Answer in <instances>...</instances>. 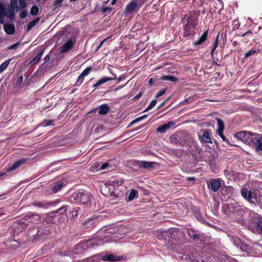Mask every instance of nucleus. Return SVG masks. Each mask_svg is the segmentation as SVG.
<instances>
[{"mask_svg":"<svg viewBox=\"0 0 262 262\" xmlns=\"http://www.w3.org/2000/svg\"><path fill=\"white\" fill-rule=\"evenodd\" d=\"M109 166V164L108 162H105L103 164H102L100 167V169L101 170H103V169H106L108 166Z\"/></svg>","mask_w":262,"mask_h":262,"instance_id":"58","label":"nucleus"},{"mask_svg":"<svg viewBox=\"0 0 262 262\" xmlns=\"http://www.w3.org/2000/svg\"><path fill=\"white\" fill-rule=\"evenodd\" d=\"M242 196L248 202L252 204L256 205L258 202L257 200V194L256 193L248 190L246 188H243L241 191Z\"/></svg>","mask_w":262,"mask_h":262,"instance_id":"5","label":"nucleus"},{"mask_svg":"<svg viewBox=\"0 0 262 262\" xmlns=\"http://www.w3.org/2000/svg\"><path fill=\"white\" fill-rule=\"evenodd\" d=\"M253 224L255 225V229L258 234H262V216L256 214L252 218Z\"/></svg>","mask_w":262,"mask_h":262,"instance_id":"10","label":"nucleus"},{"mask_svg":"<svg viewBox=\"0 0 262 262\" xmlns=\"http://www.w3.org/2000/svg\"><path fill=\"white\" fill-rule=\"evenodd\" d=\"M111 37H107L106 38L103 39L102 41H101L100 43L99 44V45L98 46V47H97V49H99L101 47V46L103 44V43L104 42V41H105L106 40H107L108 39H109Z\"/></svg>","mask_w":262,"mask_h":262,"instance_id":"63","label":"nucleus"},{"mask_svg":"<svg viewBox=\"0 0 262 262\" xmlns=\"http://www.w3.org/2000/svg\"><path fill=\"white\" fill-rule=\"evenodd\" d=\"M208 35V30H206L203 32V33L201 35V36L196 40H195L193 43V45L194 46H198L202 43H203L207 38Z\"/></svg>","mask_w":262,"mask_h":262,"instance_id":"16","label":"nucleus"},{"mask_svg":"<svg viewBox=\"0 0 262 262\" xmlns=\"http://www.w3.org/2000/svg\"><path fill=\"white\" fill-rule=\"evenodd\" d=\"M217 134L220 136V137L222 138V139L226 142V143L228 144V145H232V146H234V145L233 144H232L230 143L229 140L228 139H227L225 136L223 135V130H221V131L220 132L219 130H217Z\"/></svg>","mask_w":262,"mask_h":262,"instance_id":"34","label":"nucleus"},{"mask_svg":"<svg viewBox=\"0 0 262 262\" xmlns=\"http://www.w3.org/2000/svg\"><path fill=\"white\" fill-rule=\"evenodd\" d=\"M207 186L209 188L211 189L213 192H216L221 186V182L219 179H212L209 182H207Z\"/></svg>","mask_w":262,"mask_h":262,"instance_id":"14","label":"nucleus"},{"mask_svg":"<svg viewBox=\"0 0 262 262\" xmlns=\"http://www.w3.org/2000/svg\"><path fill=\"white\" fill-rule=\"evenodd\" d=\"M142 93L141 92L139 93V94H138L137 95H136L134 97L133 99L135 100H137L141 98V97L142 96Z\"/></svg>","mask_w":262,"mask_h":262,"instance_id":"62","label":"nucleus"},{"mask_svg":"<svg viewBox=\"0 0 262 262\" xmlns=\"http://www.w3.org/2000/svg\"><path fill=\"white\" fill-rule=\"evenodd\" d=\"M175 123L173 121H169L166 124L160 125L156 129V131L159 133H165L170 127L174 126Z\"/></svg>","mask_w":262,"mask_h":262,"instance_id":"17","label":"nucleus"},{"mask_svg":"<svg viewBox=\"0 0 262 262\" xmlns=\"http://www.w3.org/2000/svg\"><path fill=\"white\" fill-rule=\"evenodd\" d=\"M28 226L27 223L20 219L15 221L12 225V229L15 234H18L25 230Z\"/></svg>","mask_w":262,"mask_h":262,"instance_id":"7","label":"nucleus"},{"mask_svg":"<svg viewBox=\"0 0 262 262\" xmlns=\"http://www.w3.org/2000/svg\"><path fill=\"white\" fill-rule=\"evenodd\" d=\"M202 141L208 143H212V141L211 139V137L210 136L209 132L207 130H205L203 133V135L202 137Z\"/></svg>","mask_w":262,"mask_h":262,"instance_id":"29","label":"nucleus"},{"mask_svg":"<svg viewBox=\"0 0 262 262\" xmlns=\"http://www.w3.org/2000/svg\"><path fill=\"white\" fill-rule=\"evenodd\" d=\"M102 259L103 261H117L121 260L120 256H115L113 254L110 255H104Z\"/></svg>","mask_w":262,"mask_h":262,"instance_id":"25","label":"nucleus"},{"mask_svg":"<svg viewBox=\"0 0 262 262\" xmlns=\"http://www.w3.org/2000/svg\"><path fill=\"white\" fill-rule=\"evenodd\" d=\"M138 197V192L135 189H132L128 196V200L129 201L133 200L134 199Z\"/></svg>","mask_w":262,"mask_h":262,"instance_id":"32","label":"nucleus"},{"mask_svg":"<svg viewBox=\"0 0 262 262\" xmlns=\"http://www.w3.org/2000/svg\"><path fill=\"white\" fill-rule=\"evenodd\" d=\"M37 232L36 241L45 239L51 232L50 229L45 225H42L38 227Z\"/></svg>","mask_w":262,"mask_h":262,"instance_id":"8","label":"nucleus"},{"mask_svg":"<svg viewBox=\"0 0 262 262\" xmlns=\"http://www.w3.org/2000/svg\"><path fill=\"white\" fill-rule=\"evenodd\" d=\"M4 29L8 35H12L15 33V28L13 24H6L4 25Z\"/></svg>","mask_w":262,"mask_h":262,"instance_id":"24","label":"nucleus"},{"mask_svg":"<svg viewBox=\"0 0 262 262\" xmlns=\"http://www.w3.org/2000/svg\"><path fill=\"white\" fill-rule=\"evenodd\" d=\"M53 122V120H47L45 119L43 120L42 123H41L42 126L44 127H46L51 125H52Z\"/></svg>","mask_w":262,"mask_h":262,"instance_id":"48","label":"nucleus"},{"mask_svg":"<svg viewBox=\"0 0 262 262\" xmlns=\"http://www.w3.org/2000/svg\"><path fill=\"white\" fill-rule=\"evenodd\" d=\"M79 210H80V208L76 207L74 208L72 211H70V218L73 219H75V217L77 216V213Z\"/></svg>","mask_w":262,"mask_h":262,"instance_id":"39","label":"nucleus"},{"mask_svg":"<svg viewBox=\"0 0 262 262\" xmlns=\"http://www.w3.org/2000/svg\"><path fill=\"white\" fill-rule=\"evenodd\" d=\"M155 163L154 162L147 161H139L138 167L139 168H144L145 169H149L153 168L155 166Z\"/></svg>","mask_w":262,"mask_h":262,"instance_id":"23","label":"nucleus"},{"mask_svg":"<svg viewBox=\"0 0 262 262\" xmlns=\"http://www.w3.org/2000/svg\"><path fill=\"white\" fill-rule=\"evenodd\" d=\"M251 133V132L245 130L241 131L235 134L234 137L246 144L248 139H249Z\"/></svg>","mask_w":262,"mask_h":262,"instance_id":"12","label":"nucleus"},{"mask_svg":"<svg viewBox=\"0 0 262 262\" xmlns=\"http://www.w3.org/2000/svg\"><path fill=\"white\" fill-rule=\"evenodd\" d=\"M230 206V210L231 211V212L234 213L235 211L239 207L241 206L237 202H234L232 203L229 204Z\"/></svg>","mask_w":262,"mask_h":262,"instance_id":"38","label":"nucleus"},{"mask_svg":"<svg viewBox=\"0 0 262 262\" xmlns=\"http://www.w3.org/2000/svg\"><path fill=\"white\" fill-rule=\"evenodd\" d=\"M222 210L223 212L226 215H228L231 213L229 204H224L222 206Z\"/></svg>","mask_w":262,"mask_h":262,"instance_id":"37","label":"nucleus"},{"mask_svg":"<svg viewBox=\"0 0 262 262\" xmlns=\"http://www.w3.org/2000/svg\"><path fill=\"white\" fill-rule=\"evenodd\" d=\"M39 215L35 212H29L26 214L23 220L26 223H37L39 220Z\"/></svg>","mask_w":262,"mask_h":262,"instance_id":"11","label":"nucleus"},{"mask_svg":"<svg viewBox=\"0 0 262 262\" xmlns=\"http://www.w3.org/2000/svg\"><path fill=\"white\" fill-rule=\"evenodd\" d=\"M115 78L108 77H102L101 78L99 79L97 82L93 85V88L95 89H97L100 85L105 83L106 82L115 80Z\"/></svg>","mask_w":262,"mask_h":262,"instance_id":"21","label":"nucleus"},{"mask_svg":"<svg viewBox=\"0 0 262 262\" xmlns=\"http://www.w3.org/2000/svg\"><path fill=\"white\" fill-rule=\"evenodd\" d=\"M257 51L255 50H250L247 52L244 55V59L248 58L249 56H252L256 53Z\"/></svg>","mask_w":262,"mask_h":262,"instance_id":"44","label":"nucleus"},{"mask_svg":"<svg viewBox=\"0 0 262 262\" xmlns=\"http://www.w3.org/2000/svg\"><path fill=\"white\" fill-rule=\"evenodd\" d=\"M99 115H105L107 114L110 110V107L107 104H103L98 107Z\"/></svg>","mask_w":262,"mask_h":262,"instance_id":"20","label":"nucleus"},{"mask_svg":"<svg viewBox=\"0 0 262 262\" xmlns=\"http://www.w3.org/2000/svg\"><path fill=\"white\" fill-rule=\"evenodd\" d=\"M39 17H36L34 20L30 21L27 25V30L30 31L33 27H34L35 25L37 24V23L39 21Z\"/></svg>","mask_w":262,"mask_h":262,"instance_id":"31","label":"nucleus"},{"mask_svg":"<svg viewBox=\"0 0 262 262\" xmlns=\"http://www.w3.org/2000/svg\"><path fill=\"white\" fill-rule=\"evenodd\" d=\"M112 8L108 7H102V11L103 13H106L107 11H111Z\"/></svg>","mask_w":262,"mask_h":262,"instance_id":"55","label":"nucleus"},{"mask_svg":"<svg viewBox=\"0 0 262 262\" xmlns=\"http://www.w3.org/2000/svg\"><path fill=\"white\" fill-rule=\"evenodd\" d=\"M39 12V8L37 6H33L30 10V13L32 15H36Z\"/></svg>","mask_w":262,"mask_h":262,"instance_id":"40","label":"nucleus"},{"mask_svg":"<svg viewBox=\"0 0 262 262\" xmlns=\"http://www.w3.org/2000/svg\"><path fill=\"white\" fill-rule=\"evenodd\" d=\"M19 4L20 7L23 9L25 8L27 6V3H26V2L24 0H19Z\"/></svg>","mask_w":262,"mask_h":262,"instance_id":"53","label":"nucleus"},{"mask_svg":"<svg viewBox=\"0 0 262 262\" xmlns=\"http://www.w3.org/2000/svg\"><path fill=\"white\" fill-rule=\"evenodd\" d=\"M161 79L162 80H169L172 82L178 81V78L172 75H163L161 77Z\"/></svg>","mask_w":262,"mask_h":262,"instance_id":"33","label":"nucleus"},{"mask_svg":"<svg viewBox=\"0 0 262 262\" xmlns=\"http://www.w3.org/2000/svg\"><path fill=\"white\" fill-rule=\"evenodd\" d=\"M43 221L48 224H60L61 223L64 222V218H63L59 215H56L55 212L53 211L49 213L45 214Z\"/></svg>","mask_w":262,"mask_h":262,"instance_id":"4","label":"nucleus"},{"mask_svg":"<svg viewBox=\"0 0 262 262\" xmlns=\"http://www.w3.org/2000/svg\"><path fill=\"white\" fill-rule=\"evenodd\" d=\"M93 70L92 67H89L86 68L83 72L81 73L84 77L88 76L90 72Z\"/></svg>","mask_w":262,"mask_h":262,"instance_id":"43","label":"nucleus"},{"mask_svg":"<svg viewBox=\"0 0 262 262\" xmlns=\"http://www.w3.org/2000/svg\"><path fill=\"white\" fill-rule=\"evenodd\" d=\"M219 35H217L215 38V40L213 42V46H212V48L213 49H216L219 45Z\"/></svg>","mask_w":262,"mask_h":262,"instance_id":"50","label":"nucleus"},{"mask_svg":"<svg viewBox=\"0 0 262 262\" xmlns=\"http://www.w3.org/2000/svg\"><path fill=\"white\" fill-rule=\"evenodd\" d=\"M184 235V233L183 231L178 228H174L171 231L170 237L171 238H173L176 240H178L179 239L181 238Z\"/></svg>","mask_w":262,"mask_h":262,"instance_id":"18","label":"nucleus"},{"mask_svg":"<svg viewBox=\"0 0 262 262\" xmlns=\"http://www.w3.org/2000/svg\"><path fill=\"white\" fill-rule=\"evenodd\" d=\"M187 234L193 239H199L201 237V235L200 234L196 233L195 230L191 229H187Z\"/></svg>","mask_w":262,"mask_h":262,"instance_id":"28","label":"nucleus"},{"mask_svg":"<svg viewBox=\"0 0 262 262\" xmlns=\"http://www.w3.org/2000/svg\"><path fill=\"white\" fill-rule=\"evenodd\" d=\"M245 208H243L242 206H240L235 211L234 213L236 214L237 215H243V213L245 212Z\"/></svg>","mask_w":262,"mask_h":262,"instance_id":"46","label":"nucleus"},{"mask_svg":"<svg viewBox=\"0 0 262 262\" xmlns=\"http://www.w3.org/2000/svg\"><path fill=\"white\" fill-rule=\"evenodd\" d=\"M217 123L218 125V129L220 132L221 130H224V123L223 121L220 118H217Z\"/></svg>","mask_w":262,"mask_h":262,"instance_id":"41","label":"nucleus"},{"mask_svg":"<svg viewBox=\"0 0 262 262\" xmlns=\"http://www.w3.org/2000/svg\"><path fill=\"white\" fill-rule=\"evenodd\" d=\"M32 205L37 208L38 210H45L56 204V202H50L47 200L38 201L35 200L32 203Z\"/></svg>","mask_w":262,"mask_h":262,"instance_id":"6","label":"nucleus"},{"mask_svg":"<svg viewBox=\"0 0 262 262\" xmlns=\"http://www.w3.org/2000/svg\"><path fill=\"white\" fill-rule=\"evenodd\" d=\"M37 231L38 227L34 226L29 229L28 233L29 236L32 237L35 241H36Z\"/></svg>","mask_w":262,"mask_h":262,"instance_id":"26","label":"nucleus"},{"mask_svg":"<svg viewBox=\"0 0 262 262\" xmlns=\"http://www.w3.org/2000/svg\"><path fill=\"white\" fill-rule=\"evenodd\" d=\"M11 61V59H8L0 65V74L6 69Z\"/></svg>","mask_w":262,"mask_h":262,"instance_id":"35","label":"nucleus"},{"mask_svg":"<svg viewBox=\"0 0 262 262\" xmlns=\"http://www.w3.org/2000/svg\"><path fill=\"white\" fill-rule=\"evenodd\" d=\"M90 243L91 245L94 247L95 246H98L101 245H103L104 243L102 239H92L90 241Z\"/></svg>","mask_w":262,"mask_h":262,"instance_id":"36","label":"nucleus"},{"mask_svg":"<svg viewBox=\"0 0 262 262\" xmlns=\"http://www.w3.org/2000/svg\"><path fill=\"white\" fill-rule=\"evenodd\" d=\"M69 206L68 205H63L59 209L53 211L55 212V214L59 213L58 215L62 216L63 218H64V220L66 219L67 216H66V213H67L68 209L69 208Z\"/></svg>","mask_w":262,"mask_h":262,"instance_id":"22","label":"nucleus"},{"mask_svg":"<svg viewBox=\"0 0 262 262\" xmlns=\"http://www.w3.org/2000/svg\"><path fill=\"white\" fill-rule=\"evenodd\" d=\"M198 25V19L193 16L189 17L183 28V36L188 39L195 34V28Z\"/></svg>","mask_w":262,"mask_h":262,"instance_id":"1","label":"nucleus"},{"mask_svg":"<svg viewBox=\"0 0 262 262\" xmlns=\"http://www.w3.org/2000/svg\"><path fill=\"white\" fill-rule=\"evenodd\" d=\"M63 0H55L54 3V6H55L56 8L58 7V5H59Z\"/></svg>","mask_w":262,"mask_h":262,"instance_id":"61","label":"nucleus"},{"mask_svg":"<svg viewBox=\"0 0 262 262\" xmlns=\"http://www.w3.org/2000/svg\"><path fill=\"white\" fill-rule=\"evenodd\" d=\"M23 81V77L22 76H19L16 81V83H15L16 85L20 86L21 84Z\"/></svg>","mask_w":262,"mask_h":262,"instance_id":"54","label":"nucleus"},{"mask_svg":"<svg viewBox=\"0 0 262 262\" xmlns=\"http://www.w3.org/2000/svg\"><path fill=\"white\" fill-rule=\"evenodd\" d=\"M253 32L251 30H248V31L246 32L245 33L242 34V36H247L250 38H251L253 37Z\"/></svg>","mask_w":262,"mask_h":262,"instance_id":"51","label":"nucleus"},{"mask_svg":"<svg viewBox=\"0 0 262 262\" xmlns=\"http://www.w3.org/2000/svg\"><path fill=\"white\" fill-rule=\"evenodd\" d=\"M137 3L134 0L129 3L126 6L125 12L126 14L132 13L136 8Z\"/></svg>","mask_w":262,"mask_h":262,"instance_id":"19","label":"nucleus"},{"mask_svg":"<svg viewBox=\"0 0 262 262\" xmlns=\"http://www.w3.org/2000/svg\"><path fill=\"white\" fill-rule=\"evenodd\" d=\"M50 59V57L49 56V55H47L43 58V60H44V63H43L42 64H41V66L43 67L45 65V64L47 62H48Z\"/></svg>","mask_w":262,"mask_h":262,"instance_id":"57","label":"nucleus"},{"mask_svg":"<svg viewBox=\"0 0 262 262\" xmlns=\"http://www.w3.org/2000/svg\"><path fill=\"white\" fill-rule=\"evenodd\" d=\"M147 115H144L143 116H142L140 117H138L137 118H136L135 120H134L133 121H132L129 125H132V124H133L134 123H136V122H139L144 119H145L147 117Z\"/></svg>","mask_w":262,"mask_h":262,"instance_id":"49","label":"nucleus"},{"mask_svg":"<svg viewBox=\"0 0 262 262\" xmlns=\"http://www.w3.org/2000/svg\"><path fill=\"white\" fill-rule=\"evenodd\" d=\"M182 135L179 134H173L169 137V140L172 143L176 144H179L182 146H184L186 142L185 140L181 139Z\"/></svg>","mask_w":262,"mask_h":262,"instance_id":"13","label":"nucleus"},{"mask_svg":"<svg viewBox=\"0 0 262 262\" xmlns=\"http://www.w3.org/2000/svg\"><path fill=\"white\" fill-rule=\"evenodd\" d=\"M76 42V38L72 37L69 39L60 48V53H66L69 52L74 47Z\"/></svg>","mask_w":262,"mask_h":262,"instance_id":"9","label":"nucleus"},{"mask_svg":"<svg viewBox=\"0 0 262 262\" xmlns=\"http://www.w3.org/2000/svg\"><path fill=\"white\" fill-rule=\"evenodd\" d=\"M90 195L89 192L82 190L75 192L71 197L72 201L81 204H86L90 201Z\"/></svg>","mask_w":262,"mask_h":262,"instance_id":"3","label":"nucleus"},{"mask_svg":"<svg viewBox=\"0 0 262 262\" xmlns=\"http://www.w3.org/2000/svg\"><path fill=\"white\" fill-rule=\"evenodd\" d=\"M232 25L233 26V28L234 30L238 28L240 24L238 20H234Z\"/></svg>","mask_w":262,"mask_h":262,"instance_id":"52","label":"nucleus"},{"mask_svg":"<svg viewBox=\"0 0 262 262\" xmlns=\"http://www.w3.org/2000/svg\"><path fill=\"white\" fill-rule=\"evenodd\" d=\"M196 178L195 177H187L186 178V180L189 181H195Z\"/></svg>","mask_w":262,"mask_h":262,"instance_id":"64","label":"nucleus"},{"mask_svg":"<svg viewBox=\"0 0 262 262\" xmlns=\"http://www.w3.org/2000/svg\"><path fill=\"white\" fill-rule=\"evenodd\" d=\"M167 91V89L165 88V89H163L159 91H158L156 94V96H155V98H158L162 96H163L164 94H165V93Z\"/></svg>","mask_w":262,"mask_h":262,"instance_id":"47","label":"nucleus"},{"mask_svg":"<svg viewBox=\"0 0 262 262\" xmlns=\"http://www.w3.org/2000/svg\"><path fill=\"white\" fill-rule=\"evenodd\" d=\"M84 79V76H83L81 74L78 76V79L76 83L74 84L76 86H80L83 82Z\"/></svg>","mask_w":262,"mask_h":262,"instance_id":"42","label":"nucleus"},{"mask_svg":"<svg viewBox=\"0 0 262 262\" xmlns=\"http://www.w3.org/2000/svg\"><path fill=\"white\" fill-rule=\"evenodd\" d=\"M19 44V42H17L16 43L13 44L12 45H11V46L8 47V49L9 50H14V49H16V48L17 47V46H18V45Z\"/></svg>","mask_w":262,"mask_h":262,"instance_id":"59","label":"nucleus"},{"mask_svg":"<svg viewBox=\"0 0 262 262\" xmlns=\"http://www.w3.org/2000/svg\"><path fill=\"white\" fill-rule=\"evenodd\" d=\"M63 186V183L62 182H58L54 186L52 187L51 192L52 193H56L61 189Z\"/></svg>","mask_w":262,"mask_h":262,"instance_id":"30","label":"nucleus"},{"mask_svg":"<svg viewBox=\"0 0 262 262\" xmlns=\"http://www.w3.org/2000/svg\"><path fill=\"white\" fill-rule=\"evenodd\" d=\"M43 52L44 50H42L37 54L34 58L32 59L30 62V64L31 66L36 65L39 62L43 55Z\"/></svg>","mask_w":262,"mask_h":262,"instance_id":"27","label":"nucleus"},{"mask_svg":"<svg viewBox=\"0 0 262 262\" xmlns=\"http://www.w3.org/2000/svg\"><path fill=\"white\" fill-rule=\"evenodd\" d=\"M27 15V12L25 10L22 11L19 14V17L21 18H25Z\"/></svg>","mask_w":262,"mask_h":262,"instance_id":"56","label":"nucleus"},{"mask_svg":"<svg viewBox=\"0 0 262 262\" xmlns=\"http://www.w3.org/2000/svg\"><path fill=\"white\" fill-rule=\"evenodd\" d=\"M112 75L115 76L114 78H115V79L117 80V82H116L117 84H118L121 80H122L125 77L124 76H121L119 77V78H116V75L113 73H112Z\"/></svg>","mask_w":262,"mask_h":262,"instance_id":"60","label":"nucleus"},{"mask_svg":"<svg viewBox=\"0 0 262 262\" xmlns=\"http://www.w3.org/2000/svg\"><path fill=\"white\" fill-rule=\"evenodd\" d=\"M27 160L25 158L20 159L15 162H14L12 165L9 166L7 167V171H10L15 170L19 168L23 164L26 162Z\"/></svg>","mask_w":262,"mask_h":262,"instance_id":"15","label":"nucleus"},{"mask_svg":"<svg viewBox=\"0 0 262 262\" xmlns=\"http://www.w3.org/2000/svg\"><path fill=\"white\" fill-rule=\"evenodd\" d=\"M246 144L255 148L256 151H262V135L251 132Z\"/></svg>","mask_w":262,"mask_h":262,"instance_id":"2","label":"nucleus"},{"mask_svg":"<svg viewBox=\"0 0 262 262\" xmlns=\"http://www.w3.org/2000/svg\"><path fill=\"white\" fill-rule=\"evenodd\" d=\"M157 103V100L154 99L151 101L149 105L147 106V107L144 111V112H146L150 109L152 108Z\"/></svg>","mask_w":262,"mask_h":262,"instance_id":"45","label":"nucleus"}]
</instances>
